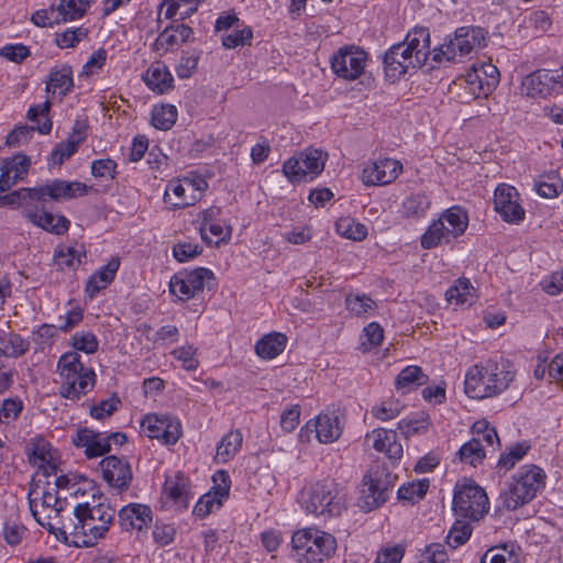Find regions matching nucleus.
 <instances>
[{"label":"nucleus","mask_w":563,"mask_h":563,"mask_svg":"<svg viewBox=\"0 0 563 563\" xmlns=\"http://www.w3.org/2000/svg\"><path fill=\"white\" fill-rule=\"evenodd\" d=\"M37 486L29 492V507L34 519L56 539L67 545L77 548H89L97 544L98 540L103 539L109 531L110 526L114 521L117 510L114 507L102 499V495L97 497L92 493V503L85 501L77 504L71 514L60 516V526L51 522H43L38 517L37 497H33L37 493Z\"/></svg>","instance_id":"obj_1"},{"label":"nucleus","mask_w":563,"mask_h":563,"mask_svg":"<svg viewBox=\"0 0 563 563\" xmlns=\"http://www.w3.org/2000/svg\"><path fill=\"white\" fill-rule=\"evenodd\" d=\"M515 378L516 369L509 361L490 358L467 369L464 390L473 399L493 398L508 389Z\"/></svg>","instance_id":"obj_2"},{"label":"nucleus","mask_w":563,"mask_h":563,"mask_svg":"<svg viewBox=\"0 0 563 563\" xmlns=\"http://www.w3.org/2000/svg\"><path fill=\"white\" fill-rule=\"evenodd\" d=\"M430 55L428 29L416 27L408 32L404 42L393 45L384 56V71L391 81L399 79L410 69L423 66Z\"/></svg>","instance_id":"obj_3"},{"label":"nucleus","mask_w":563,"mask_h":563,"mask_svg":"<svg viewBox=\"0 0 563 563\" xmlns=\"http://www.w3.org/2000/svg\"><path fill=\"white\" fill-rule=\"evenodd\" d=\"M88 187L79 181L54 179L42 186L20 188L0 197L1 206L32 209L35 203L44 206L48 201L71 199L87 194Z\"/></svg>","instance_id":"obj_4"},{"label":"nucleus","mask_w":563,"mask_h":563,"mask_svg":"<svg viewBox=\"0 0 563 563\" xmlns=\"http://www.w3.org/2000/svg\"><path fill=\"white\" fill-rule=\"evenodd\" d=\"M301 499L307 512L323 519L339 516L345 509L344 495L331 479L313 484Z\"/></svg>","instance_id":"obj_5"},{"label":"nucleus","mask_w":563,"mask_h":563,"mask_svg":"<svg viewBox=\"0 0 563 563\" xmlns=\"http://www.w3.org/2000/svg\"><path fill=\"white\" fill-rule=\"evenodd\" d=\"M292 548L307 562H323L336 551V539L329 532L318 528L297 530L291 537Z\"/></svg>","instance_id":"obj_6"},{"label":"nucleus","mask_w":563,"mask_h":563,"mask_svg":"<svg viewBox=\"0 0 563 563\" xmlns=\"http://www.w3.org/2000/svg\"><path fill=\"white\" fill-rule=\"evenodd\" d=\"M485 42L484 31L481 27L462 26L454 33V37L444 42L433 51L435 62H462L473 49L481 47Z\"/></svg>","instance_id":"obj_7"},{"label":"nucleus","mask_w":563,"mask_h":563,"mask_svg":"<svg viewBox=\"0 0 563 563\" xmlns=\"http://www.w3.org/2000/svg\"><path fill=\"white\" fill-rule=\"evenodd\" d=\"M396 476L383 464L373 465L363 477L362 508L371 511L383 505L395 485Z\"/></svg>","instance_id":"obj_8"},{"label":"nucleus","mask_w":563,"mask_h":563,"mask_svg":"<svg viewBox=\"0 0 563 563\" xmlns=\"http://www.w3.org/2000/svg\"><path fill=\"white\" fill-rule=\"evenodd\" d=\"M488 509V497L482 487L467 479L456 484L453 510L457 516L476 521L483 518Z\"/></svg>","instance_id":"obj_9"},{"label":"nucleus","mask_w":563,"mask_h":563,"mask_svg":"<svg viewBox=\"0 0 563 563\" xmlns=\"http://www.w3.org/2000/svg\"><path fill=\"white\" fill-rule=\"evenodd\" d=\"M367 54L357 46L349 45L340 47L330 58L333 73L345 79H357L365 69Z\"/></svg>","instance_id":"obj_10"},{"label":"nucleus","mask_w":563,"mask_h":563,"mask_svg":"<svg viewBox=\"0 0 563 563\" xmlns=\"http://www.w3.org/2000/svg\"><path fill=\"white\" fill-rule=\"evenodd\" d=\"M314 433L318 442L329 444L335 442L342 434V426L334 412H322L314 420H309L299 432L301 442H310Z\"/></svg>","instance_id":"obj_11"},{"label":"nucleus","mask_w":563,"mask_h":563,"mask_svg":"<svg viewBox=\"0 0 563 563\" xmlns=\"http://www.w3.org/2000/svg\"><path fill=\"white\" fill-rule=\"evenodd\" d=\"M527 96L547 98L563 91V71L560 69H539L522 81Z\"/></svg>","instance_id":"obj_12"},{"label":"nucleus","mask_w":563,"mask_h":563,"mask_svg":"<svg viewBox=\"0 0 563 563\" xmlns=\"http://www.w3.org/2000/svg\"><path fill=\"white\" fill-rule=\"evenodd\" d=\"M213 487L203 494L194 508V515L200 518L207 517L216 508H220L223 500L229 497L231 479L227 471L220 470L212 476Z\"/></svg>","instance_id":"obj_13"},{"label":"nucleus","mask_w":563,"mask_h":563,"mask_svg":"<svg viewBox=\"0 0 563 563\" xmlns=\"http://www.w3.org/2000/svg\"><path fill=\"white\" fill-rule=\"evenodd\" d=\"M99 468L102 478L110 487L119 492H124L130 487L133 473L126 459L115 455L106 456L100 461Z\"/></svg>","instance_id":"obj_14"},{"label":"nucleus","mask_w":563,"mask_h":563,"mask_svg":"<svg viewBox=\"0 0 563 563\" xmlns=\"http://www.w3.org/2000/svg\"><path fill=\"white\" fill-rule=\"evenodd\" d=\"M400 162L383 158L368 163L362 170V181L365 186H384L393 183L401 173Z\"/></svg>","instance_id":"obj_15"},{"label":"nucleus","mask_w":563,"mask_h":563,"mask_svg":"<svg viewBox=\"0 0 563 563\" xmlns=\"http://www.w3.org/2000/svg\"><path fill=\"white\" fill-rule=\"evenodd\" d=\"M495 210L506 222H519L525 218V209L519 203V194L510 185L497 186L494 194Z\"/></svg>","instance_id":"obj_16"},{"label":"nucleus","mask_w":563,"mask_h":563,"mask_svg":"<svg viewBox=\"0 0 563 563\" xmlns=\"http://www.w3.org/2000/svg\"><path fill=\"white\" fill-rule=\"evenodd\" d=\"M465 81L474 95L487 96L499 82V70L490 63L473 65L465 75Z\"/></svg>","instance_id":"obj_17"},{"label":"nucleus","mask_w":563,"mask_h":563,"mask_svg":"<svg viewBox=\"0 0 563 563\" xmlns=\"http://www.w3.org/2000/svg\"><path fill=\"white\" fill-rule=\"evenodd\" d=\"M59 395L70 400H77L86 395L95 386L96 374L90 368L69 373V376H60Z\"/></svg>","instance_id":"obj_18"},{"label":"nucleus","mask_w":563,"mask_h":563,"mask_svg":"<svg viewBox=\"0 0 563 563\" xmlns=\"http://www.w3.org/2000/svg\"><path fill=\"white\" fill-rule=\"evenodd\" d=\"M71 443L76 448L85 449L87 459L103 456L110 451L109 439H103L101 432L88 428H80L71 435Z\"/></svg>","instance_id":"obj_19"},{"label":"nucleus","mask_w":563,"mask_h":563,"mask_svg":"<svg viewBox=\"0 0 563 563\" xmlns=\"http://www.w3.org/2000/svg\"><path fill=\"white\" fill-rule=\"evenodd\" d=\"M365 442L371 444L377 452L385 453L389 460H400L404 453L401 443L397 441L395 430L377 428L368 432Z\"/></svg>","instance_id":"obj_20"},{"label":"nucleus","mask_w":563,"mask_h":563,"mask_svg":"<svg viewBox=\"0 0 563 563\" xmlns=\"http://www.w3.org/2000/svg\"><path fill=\"white\" fill-rule=\"evenodd\" d=\"M24 217L34 225L54 234L65 233L70 224L66 217H55L53 213L47 212L45 210V205L42 206L35 203L32 209L24 211Z\"/></svg>","instance_id":"obj_21"},{"label":"nucleus","mask_w":563,"mask_h":563,"mask_svg":"<svg viewBox=\"0 0 563 563\" xmlns=\"http://www.w3.org/2000/svg\"><path fill=\"white\" fill-rule=\"evenodd\" d=\"M172 428V420L168 416L146 415L141 421L142 432L151 438L162 441L163 444L176 443V435Z\"/></svg>","instance_id":"obj_22"},{"label":"nucleus","mask_w":563,"mask_h":563,"mask_svg":"<svg viewBox=\"0 0 563 563\" xmlns=\"http://www.w3.org/2000/svg\"><path fill=\"white\" fill-rule=\"evenodd\" d=\"M207 187V181L196 173L178 178V208L195 205L201 199Z\"/></svg>","instance_id":"obj_23"},{"label":"nucleus","mask_w":563,"mask_h":563,"mask_svg":"<svg viewBox=\"0 0 563 563\" xmlns=\"http://www.w3.org/2000/svg\"><path fill=\"white\" fill-rule=\"evenodd\" d=\"M119 525L123 530H142L152 521V510L142 504H130L118 511Z\"/></svg>","instance_id":"obj_24"},{"label":"nucleus","mask_w":563,"mask_h":563,"mask_svg":"<svg viewBox=\"0 0 563 563\" xmlns=\"http://www.w3.org/2000/svg\"><path fill=\"white\" fill-rule=\"evenodd\" d=\"M119 267V257H112L89 277L86 285V294L93 298L100 290L107 288L113 282Z\"/></svg>","instance_id":"obj_25"},{"label":"nucleus","mask_w":563,"mask_h":563,"mask_svg":"<svg viewBox=\"0 0 563 563\" xmlns=\"http://www.w3.org/2000/svg\"><path fill=\"white\" fill-rule=\"evenodd\" d=\"M211 279H214L212 271L205 267L196 268L178 279L179 290L183 296H187V299L197 297L202 292L206 283Z\"/></svg>","instance_id":"obj_26"},{"label":"nucleus","mask_w":563,"mask_h":563,"mask_svg":"<svg viewBox=\"0 0 563 563\" xmlns=\"http://www.w3.org/2000/svg\"><path fill=\"white\" fill-rule=\"evenodd\" d=\"M143 79L151 90L158 93H164L173 88V76L162 62L153 63Z\"/></svg>","instance_id":"obj_27"},{"label":"nucleus","mask_w":563,"mask_h":563,"mask_svg":"<svg viewBox=\"0 0 563 563\" xmlns=\"http://www.w3.org/2000/svg\"><path fill=\"white\" fill-rule=\"evenodd\" d=\"M243 442L242 433L239 430H231L224 434L217 445L214 462L224 464L231 461L240 451Z\"/></svg>","instance_id":"obj_28"},{"label":"nucleus","mask_w":563,"mask_h":563,"mask_svg":"<svg viewBox=\"0 0 563 563\" xmlns=\"http://www.w3.org/2000/svg\"><path fill=\"white\" fill-rule=\"evenodd\" d=\"M86 258L84 246L59 245L54 253V263L60 269H75Z\"/></svg>","instance_id":"obj_29"},{"label":"nucleus","mask_w":563,"mask_h":563,"mask_svg":"<svg viewBox=\"0 0 563 563\" xmlns=\"http://www.w3.org/2000/svg\"><path fill=\"white\" fill-rule=\"evenodd\" d=\"M30 165L31 161L29 156L24 154H16L12 158L4 161L0 166V177H7L10 185L13 186L26 176Z\"/></svg>","instance_id":"obj_30"},{"label":"nucleus","mask_w":563,"mask_h":563,"mask_svg":"<svg viewBox=\"0 0 563 563\" xmlns=\"http://www.w3.org/2000/svg\"><path fill=\"white\" fill-rule=\"evenodd\" d=\"M287 336L285 334L269 333L257 341L255 351L260 357L272 360L285 350Z\"/></svg>","instance_id":"obj_31"},{"label":"nucleus","mask_w":563,"mask_h":563,"mask_svg":"<svg viewBox=\"0 0 563 563\" xmlns=\"http://www.w3.org/2000/svg\"><path fill=\"white\" fill-rule=\"evenodd\" d=\"M443 225L448 227V231L452 239L462 235L468 225V216L461 207H451L446 209L439 218Z\"/></svg>","instance_id":"obj_32"},{"label":"nucleus","mask_w":563,"mask_h":563,"mask_svg":"<svg viewBox=\"0 0 563 563\" xmlns=\"http://www.w3.org/2000/svg\"><path fill=\"white\" fill-rule=\"evenodd\" d=\"M428 380L429 377L423 373L421 367L409 365L398 374L396 378V388L410 391L411 389L427 384Z\"/></svg>","instance_id":"obj_33"},{"label":"nucleus","mask_w":563,"mask_h":563,"mask_svg":"<svg viewBox=\"0 0 563 563\" xmlns=\"http://www.w3.org/2000/svg\"><path fill=\"white\" fill-rule=\"evenodd\" d=\"M73 86V69L70 66L64 65L60 68L51 70L46 87L48 92H56L58 90L59 93L65 96L70 91Z\"/></svg>","instance_id":"obj_34"},{"label":"nucleus","mask_w":563,"mask_h":563,"mask_svg":"<svg viewBox=\"0 0 563 563\" xmlns=\"http://www.w3.org/2000/svg\"><path fill=\"white\" fill-rule=\"evenodd\" d=\"M544 477L545 475L540 467L530 465L523 470L515 482H517V484L520 485L522 489L527 490L529 496L533 498L537 492L543 486Z\"/></svg>","instance_id":"obj_35"},{"label":"nucleus","mask_w":563,"mask_h":563,"mask_svg":"<svg viewBox=\"0 0 563 563\" xmlns=\"http://www.w3.org/2000/svg\"><path fill=\"white\" fill-rule=\"evenodd\" d=\"M452 240V236L450 235L448 231V227L443 225V223L440 221V219L434 220L427 231L421 236V246L426 250H430L433 247H437L441 243L450 242Z\"/></svg>","instance_id":"obj_36"},{"label":"nucleus","mask_w":563,"mask_h":563,"mask_svg":"<svg viewBox=\"0 0 563 563\" xmlns=\"http://www.w3.org/2000/svg\"><path fill=\"white\" fill-rule=\"evenodd\" d=\"M429 427L430 419L424 412L411 418H404L397 424L398 430L406 439L426 433Z\"/></svg>","instance_id":"obj_37"},{"label":"nucleus","mask_w":563,"mask_h":563,"mask_svg":"<svg viewBox=\"0 0 563 563\" xmlns=\"http://www.w3.org/2000/svg\"><path fill=\"white\" fill-rule=\"evenodd\" d=\"M151 115V123L155 129L168 131L176 123V107L173 104L155 106Z\"/></svg>","instance_id":"obj_38"},{"label":"nucleus","mask_w":563,"mask_h":563,"mask_svg":"<svg viewBox=\"0 0 563 563\" xmlns=\"http://www.w3.org/2000/svg\"><path fill=\"white\" fill-rule=\"evenodd\" d=\"M335 230L341 236L353 241H363L367 236L366 227L349 217L340 218L335 223Z\"/></svg>","instance_id":"obj_39"},{"label":"nucleus","mask_w":563,"mask_h":563,"mask_svg":"<svg viewBox=\"0 0 563 563\" xmlns=\"http://www.w3.org/2000/svg\"><path fill=\"white\" fill-rule=\"evenodd\" d=\"M500 497L504 506L508 510H515L532 499L529 493L522 489L517 482L510 483L508 488L501 493Z\"/></svg>","instance_id":"obj_40"},{"label":"nucleus","mask_w":563,"mask_h":563,"mask_svg":"<svg viewBox=\"0 0 563 563\" xmlns=\"http://www.w3.org/2000/svg\"><path fill=\"white\" fill-rule=\"evenodd\" d=\"M474 292L475 289L467 278H459L456 283L446 290L445 296L449 302L463 305L475 296Z\"/></svg>","instance_id":"obj_41"},{"label":"nucleus","mask_w":563,"mask_h":563,"mask_svg":"<svg viewBox=\"0 0 563 563\" xmlns=\"http://www.w3.org/2000/svg\"><path fill=\"white\" fill-rule=\"evenodd\" d=\"M537 192L543 198H555L563 190V181L556 174L541 176L534 184Z\"/></svg>","instance_id":"obj_42"},{"label":"nucleus","mask_w":563,"mask_h":563,"mask_svg":"<svg viewBox=\"0 0 563 563\" xmlns=\"http://www.w3.org/2000/svg\"><path fill=\"white\" fill-rule=\"evenodd\" d=\"M346 309L356 317H365L375 308V301L366 295H349L345 298Z\"/></svg>","instance_id":"obj_43"},{"label":"nucleus","mask_w":563,"mask_h":563,"mask_svg":"<svg viewBox=\"0 0 563 563\" xmlns=\"http://www.w3.org/2000/svg\"><path fill=\"white\" fill-rule=\"evenodd\" d=\"M459 456L462 462L475 466L485 457V446L478 442V439H471L461 446Z\"/></svg>","instance_id":"obj_44"},{"label":"nucleus","mask_w":563,"mask_h":563,"mask_svg":"<svg viewBox=\"0 0 563 563\" xmlns=\"http://www.w3.org/2000/svg\"><path fill=\"white\" fill-rule=\"evenodd\" d=\"M49 108L51 103L46 101L42 106L31 107L27 111V119L37 123L35 129L41 134H48L52 130V121L47 117Z\"/></svg>","instance_id":"obj_45"},{"label":"nucleus","mask_w":563,"mask_h":563,"mask_svg":"<svg viewBox=\"0 0 563 563\" xmlns=\"http://www.w3.org/2000/svg\"><path fill=\"white\" fill-rule=\"evenodd\" d=\"M429 206L430 201L424 195H411L402 202L404 214L407 218L423 217Z\"/></svg>","instance_id":"obj_46"},{"label":"nucleus","mask_w":563,"mask_h":563,"mask_svg":"<svg viewBox=\"0 0 563 563\" xmlns=\"http://www.w3.org/2000/svg\"><path fill=\"white\" fill-rule=\"evenodd\" d=\"M81 136H70L67 142L59 143L51 154L49 162L54 165H62L65 159L69 158L78 150Z\"/></svg>","instance_id":"obj_47"},{"label":"nucleus","mask_w":563,"mask_h":563,"mask_svg":"<svg viewBox=\"0 0 563 563\" xmlns=\"http://www.w3.org/2000/svg\"><path fill=\"white\" fill-rule=\"evenodd\" d=\"M472 531V526L468 522L456 520L446 536V543L450 548L456 549L470 539Z\"/></svg>","instance_id":"obj_48"},{"label":"nucleus","mask_w":563,"mask_h":563,"mask_svg":"<svg viewBox=\"0 0 563 563\" xmlns=\"http://www.w3.org/2000/svg\"><path fill=\"white\" fill-rule=\"evenodd\" d=\"M300 157L303 161L305 170L311 175V178H313L316 175H319L323 170L327 158V155L323 152L309 148L302 152Z\"/></svg>","instance_id":"obj_49"},{"label":"nucleus","mask_w":563,"mask_h":563,"mask_svg":"<svg viewBox=\"0 0 563 563\" xmlns=\"http://www.w3.org/2000/svg\"><path fill=\"white\" fill-rule=\"evenodd\" d=\"M361 339V349L363 352H367L382 343L384 329L377 322H371L363 329Z\"/></svg>","instance_id":"obj_50"},{"label":"nucleus","mask_w":563,"mask_h":563,"mask_svg":"<svg viewBox=\"0 0 563 563\" xmlns=\"http://www.w3.org/2000/svg\"><path fill=\"white\" fill-rule=\"evenodd\" d=\"M404 409V405L398 399H387L372 408L374 417L382 421L391 420L398 417Z\"/></svg>","instance_id":"obj_51"},{"label":"nucleus","mask_w":563,"mask_h":563,"mask_svg":"<svg viewBox=\"0 0 563 563\" xmlns=\"http://www.w3.org/2000/svg\"><path fill=\"white\" fill-rule=\"evenodd\" d=\"M88 36L86 27L67 29L56 34L55 43L60 48L75 47L79 42Z\"/></svg>","instance_id":"obj_52"},{"label":"nucleus","mask_w":563,"mask_h":563,"mask_svg":"<svg viewBox=\"0 0 563 563\" xmlns=\"http://www.w3.org/2000/svg\"><path fill=\"white\" fill-rule=\"evenodd\" d=\"M232 233L231 225H225L219 222H212L209 227H207L206 239H203L208 244L220 245L221 243H227Z\"/></svg>","instance_id":"obj_53"},{"label":"nucleus","mask_w":563,"mask_h":563,"mask_svg":"<svg viewBox=\"0 0 563 563\" xmlns=\"http://www.w3.org/2000/svg\"><path fill=\"white\" fill-rule=\"evenodd\" d=\"M429 488L427 479L404 484L398 489V498L402 500L413 501L416 498H422Z\"/></svg>","instance_id":"obj_54"},{"label":"nucleus","mask_w":563,"mask_h":563,"mask_svg":"<svg viewBox=\"0 0 563 563\" xmlns=\"http://www.w3.org/2000/svg\"><path fill=\"white\" fill-rule=\"evenodd\" d=\"M56 10L62 22L80 19L86 13V10L82 5H79L77 0H59Z\"/></svg>","instance_id":"obj_55"},{"label":"nucleus","mask_w":563,"mask_h":563,"mask_svg":"<svg viewBox=\"0 0 563 563\" xmlns=\"http://www.w3.org/2000/svg\"><path fill=\"white\" fill-rule=\"evenodd\" d=\"M474 437L484 446H493L495 442L499 443V438L496 430L489 427L487 421H477L473 424Z\"/></svg>","instance_id":"obj_56"},{"label":"nucleus","mask_w":563,"mask_h":563,"mask_svg":"<svg viewBox=\"0 0 563 563\" xmlns=\"http://www.w3.org/2000/svg\"><path fill=\"white\" fill-rule=\"evenodd\" d=\"M59 376H69V373L82 371L84 364L80 361V355L77 352H68L63 354L57 363Z\"/></svg>","instance_id":"obj_57"},{"label":"nucleus","mask_w":563,"mask_h":563,"mask_svg":"<svg viewBox=\"0 0 563 563\" xmlns=\"http://www.w3.org/2000/svg\"><path fill=\"white\" fill-rule=\"evenodd\" d=\"M3 344L7 350V357H19L25 354L30 347L29 341L18 333H10Z\"/></svg>","instance_id":"obj_58"},{"label":"nucleus","mask_w":563,"mask_h":563,"mask_svg":"<svg viewBox=\"0 0 563 563\" xmlns=\"http://www.w3.org/2000/svg\"><path fill=\"white\" fill-rule=\"evenodd\" d=\"M283 172L290 181H299L303 179L309 173L305 170L302 158L291 157L283 165Z\"/></svg>","instance_id":"obj_59"},{"label":"nucleus","mask_w":563,"mask_h":563,"mask_svg":"<svg viewBox=\"0 0 563 563\" xmlns=\"http://www.w3.org/2000/svg\"><path fill=\"white\" fill-rule=\"evenodd\" d=\"M120 404V398L113 395L109 399L101 400L98 405L92 406L90 408V416L95 419L101 420L117 411Z\"/></svg>","instance_id":"obj_60"},{"label":"nucleus","mask_w":563,"mask_h":563,"mask_svg":"<svg viewBox=\"0 0 563 563\" xmlns=\"http://www.w3.org/2000/svg\"><path fill=\"white\" fill-rule=\"evenodd\" d=\"M481 563H516L507 545L494 547L486 551Z\"/></svg>","instance_id":"obj_61"},{"label":"nucleus","mask_w":563,"mask_h":563,"mask_svg":"<svg viewBox=\"0 0 563 563\" xmlns=\"http://www.w3.org/2000/svg\"><path fill=\"white\" fill-rule=\"evenodd\" d=\"M73 346L77 351L92 354L98 350V341L91 332L76 333L73 336Z\"/></svg>","instance_id":"obj_62"},{"label":"nucleus","mask_w":563,"mask_h":563,"mask_svg":"<svg viewBox=\"0 0 563 563\" xmlns=\"http://www.w3.org/2000/svg\"><path fill=\"white\" fill-rule=\"evenodd\" d=\"M57 330V325L44 323L32 332V340L38 349L43 350L46 345L52 344V340L56 335Z\"/></svg>","instance_id":"obj_63"},{"label":"nucleus","mask_w":563,"mask_h":563,"mask_svg":"<svg viewBox=\"0 0 563 563\" xmlns=\"http://www.w3.org/2000/svg\"><path fill=\"white\" fill-rule=\"evenodd\" d=\"M448 554L441 543H432L422 553L420 563H446Z\"/></svg>","instance_id":"obj_64"}]
</instances>
